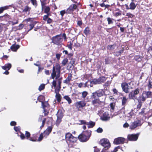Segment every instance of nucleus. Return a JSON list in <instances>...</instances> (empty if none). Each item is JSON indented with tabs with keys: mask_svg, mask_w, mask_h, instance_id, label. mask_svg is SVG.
<instances>
[{
	"mask_svg": "<svg viewBox=\"0 0 152 152\" xmlns=\"http://www.w3.org/2000/svg\"><path fill=\"white\" fill-rule=\"evenodd\" d=\"M106 80V78L104 77H100L98 79H94L90 82L94 84H100L104 82Z\"/></svg>",
	"mask_w": 152,
	"mask_h": 152,
	"instance_id": "obj_7",
	"label": "nucleus"
},
{
	"mask_svg": "<svg viewBox=\"0 0 152 152\" xmlns=\"http://www.w3.org/2000/svg\"><path fill=\"white\" fill-rule=\"evenodd\" d=\"M107 20L108 24H110L113 23V22L112 21V19L110 18H107Z\"/></svg>",
	"mask_w": 152,
	"mask_h": 152,
	"instance_id": "obj_44",
	"label": "nucleus"
},
{
	"mask_svg": "<svg viewBox=\"0 0 152 152\" xmlns=\"http://www.w3.org/2000/svg\"><path fill=\"white\" fill-rule=\"evenodd\" d=\"M144 110H145V109H142V110L141 112H140L139 113V114H140V115H143V114H144V113H145V111Z\"/></svg>",
	"mask_w": 152,
	"mask_h": 152,
	"instance_id": "obj_62",
	"label": "nucleus"
},
{
	"mask_svg": "<svg viewBox=\"0 0 152 152\" xmlns=\"http://www.w3.org/2000/svg\"><path fill=\"white\" fill-rule=\"evenodd\" d=\"M95 124V123L92 121H90L88 123L87 122V125H88V128L93 127Z\"/></svg>",
	"mask_w": 152,
	"mask_h": 152,
	"instance_id": "obj_25",
	"label": "nucleus"
},
{
	"mask_svg": "<svg viewBox=\"0 0 152 152\" xmlns=\"http://www.w3.org/2000/svg\"><path fill=\"white\" fill-rule=\"evenodd\" d=\"M137 100L138 102V104L137 105V107L138 108L140 109L142 106V102H141V101L139 100V99H137Z\"/></svg>",
	"mask_w": 152,
	"mask_h": 152,
	"instance_id": "obj_39",
	"label": "nucleus"
},
{
	"mask_svg": "<svg viewBox=\"0 0 152 152\" xmlns=\"http://www.w3.org/2000/svg\"><path fill=\"white\" fill-rule=\"evenodd\" d=\"M44 104H42V107L43 109V113H44L45 115H46L48 114V112L45 110V109H44V107L43 106Z\"/></svg>",
	"mask_w": 152,
	"mask_h": 152,
	"instance_id": "obj_43",
	"label": "nucleus"
},
{
	"mask_svg": "<svg viewBox=\"0 0 152 152\" xmlns=\"http://www.w3.org/2000/svg\"><path fill=\"white\" fill-rule=\"evenodd\" d=\"M147 86L149 90L152 88V78H150L149 79Z\"/></svg>",
	"mask_w": 152,
	"mask_h": 152,
	"instance_id": "obj_21",
	"label": "nucleus"
},
{
	"mask_svg": "<svg viewBox=\"0 0 152 152\" xmlns=\"http://www.w3.org/2000/svg\"><path fill=\"white\" fill-rule=\"evenodd\" d=\"M65 137L66 141L68 144L75 142L77 140L76 137H74L71 134L69 133H68L66 134Z\"/></svg>",
	"mask_w": 152,
	"mask_h": 152,
	"instance_id": "obj_2",
	"label": "nucleus"
},
{
	"mask_svg": "<svg viewBox=\"0 0 152 152\" xmlns=\"http://www.w3.org/2000/svg\"><path fill=\"white\" fill-rule=\"evenodd\" d=\"M31 8L29 7L28 6H26L23 8V12H29L31 10Z\"/></svg>",
	"mask_w": 152,
	"mask_h": 152,
	"instance_id": "obj_24",
	"label": "nucleus"
},
{
	"mask_svg": "<svg viewBox=\"0 0 152 152\" xmlns=\"http://www.w3.org/2000/svg\"><path fill=\"white\" fill-rule=\"evenodd\" d=\"M100 113H102V111H100L98 113V114L100 116L101 119L103 121H107L109 120L110 117L109 116V114L107 112L103 113L102 115H101Z\"/></svg>",
	"mask_w": 152,
	"mask_h": 152,
	"instance_id": "obj_9",
	"label": "nucleus"
},
{
	"mask_svg": "<svg viewBox=\"0 0 152 152\" xmlns=\"http://www.w3.org/2000/svg\"><path fill=\"white\" fill-rule=\"evenodd\" d=\"M136 7V5L135 4L132 2L130 4V8H127V9H131L132 10H134Z\"/></svg>",
	"mask_w": 152,
	"mask_h": 152,
	"instance_id": "obj_23",
	"label": "nucleus"
},
{
	"mask_svg": "<svg viewBox=\"0 0 152 152\" xmlns=\"http://www.w3.org/2000/svg\"><path fill=\"white\" fill-rule=\"evenodd\" d=\"M25 135L26 137L27 138L29 137L30 136V133L27 131L26 132Z\"/></svg>",
	"mask_w": 152,
	"mask_h": 152,
	"instance_id": "obj_53",
	"label": "nucleus"
},
{
	"mask_svg": "<svg viewBox=\"0 0 152 152\" xmlns=\"http://www.w3.org/2000/svg\"><path fill=\"white\" fill-rule=\"evenodd\" d=\"M108 49L110 50H113L115 48V45H111L108 46Z\"/></svg>",
	"mask_w": 152,
	"mask_h": 152,
	"instance_id": "obj_41",
	"label": "nucleus"
},
{
	"mask_svg": "<svg viewBox=\"0 0 152 152\" xmlns=\"http://www.w3.org/2000/svg\"><path fill=\"white\" fill-rule=\"evenodd\" d=\"M60 73H56V79L58 80V78H59L60 77Z\"/></svg>",
	"mask_w": 152,
	"mask_h": 152,
	"instance_id": "obj_56",
	"label": "nucleus"
},
{
	"mask_svg": "<svg viewBox=\"0 0 152 152\" xmlns=\"http://www.w3.org/2000/svg\"><path fill=\"white\" fill-rule=\"evenodd\" d=\"M56 73H55V72H52V73L51 74V77L53 79H54L55 77H56Z\"/></svg>",
	"mask_w": 152,
	"mask_h": 152,
	"instance_id": "obj_55",
	"label": "nucleus"
},
{
	"mask_svg": "<svg viewBox=\"0 0 152 152\" xmlns=\"http://www.w3.org/2000/svg\"><path fill=\"white\" fill-rule=\"evenodd\" d=\"M51 40L52 42L54 44L59 45L63 41V39L61 34L58 35L53 37Z\"/></svg>",
	"mask_w": 152,
	"mask_h": 152,
	"instance_id": "obj_3",
	"label": "nucleus"
},
{
	"mask_svg": "<svg viewBox=\"0 0 152 152\" xmlns=\"http://www.w3.org/2000/svg\"><path fill=\"white\" fill-rule=\"evenodd\" d=\"M61 67L60 65L58 64H56L55 66H54L53 68L52 72H55L56 74V73H60Z\"/></svg>",
	"mask_w": 152,
	"mask_h": 152,
	"instance_id": "obj_15",
	"label": "nucleus"
},
{
	"mask_svg": "<svg viewBox=\"0 0 152 152\" xmlns=\"http://www.w3.org/2000/svg\"><path fill=\"white\" fill-rule=\"evenodd\" d=\"M62 79V77H61L59 78H58V79L57 80V81L58 82V86H59V87L61 86V81Z\"/></svg>",
	"mask_w": 152,
	"mask_h": 152,
	"instance_id": "obj_36",
	"label": "nucleus"
},
{
	"mask_svg": "<svg viewBox=\"0 0 152 152\" xmlns=\"http://www.w3.org/2000/svg\"><path fill=\"white\" fill-rule=\"evenodd\" d=\"M20 46L19 45H13L11 47V49L12 50L14 51H16L19 48Z\"/></svg>",
	"mask_w": 152,
	"mask_h": 152,
	"instance_id": "obj_22",
	"label": "nucleus"
},
{
	"mask_svg": "<svg viewBox=\"0 0 152 152\" xmlns=\"http://www.w3.org/2000/svg\"><path fill=\"white\" fill-rule=\"evenodd\" d=\"M68 61V59L66 58H65L62 61V64L64 65H65Z\"/></svg>",
	"mask_w": 152,
	"mask_h": 152,
	"instance_id": "obj_34",
	"label": "nucleus"
},
{
	"mask_svg": "<svg viewBox=\"0 0 152 152\" xmlns=\"http://www.w3.org/2000/svg\"><path fill=\"white\" fill-rule=\"evenodd\" d=\"M41 5H42V10H43L44 8L45 5V3L43 2H41Z\"/></svg>",
	"mask_w": 152,
	"mask_h": 152,
	"instance_id": "obj_59",
	"label": "nucleus"
},
{
	"mask_svg": "<svg viewBox=\"0 0 152 152\" xmlns=\"http://www.w3.org/2000/svg\"><path fill=\"white\" fill-rule=\"evenodd\" d=\"M8 8V7L5 6L0 8V13L2 12L4 10L7 9Z\"/></svg>",
	"mask_w": 152,
	"mask_h": 152,
	"instance_id": "obj_38",
	"label": "nucleus"
},
{
	"mask_svg": "<svg viewBox=\"0 0 152 152\" xmlns=\"http://www.w3.org/2000/svg\"><path fill=\"white\" fill-rule=\"evenodd\" d=\"M100 142L102 146L104 147L105 150L107 149L110 146L109 140L107 139H102L100 141Z\"/></svg>",
	"mask_w": 152,
	"mask_h": 152,
	"instance_id": "obj_5",
	"label": "nucleus"
},
{
	"mask_svg": "<svg viewBox=\"0 0 152 152\" xmlns=\"http://www.w3.org/2000/svg\"><path fill=\"white\" fill-rule=\"evenodd\" d=\"M52 127L51 126H49L48 127L47 129L46 130H47V131L49 132L50 133L52 130Z\"/></svg>",
	"mask_w": 152,
	"mask_h": 152,
	"instance_id": "obj_50",
	"label": "nucleus"
},
{
	"mask_svg": "<svg viewBox=\"0 0 152 152\" xmlns=\"http://www.w3.org/2000/svg\"><path fill=\"white\" fill-rule=\"evenodd\" d=\"M142 93L146 98H150L152 96V92L151 91H144Z\"/></svg>",
	"mask_w": 152,
	"mask_h": 152,
	"instance_id": "obj_19",
	"label": "nucleus"
},
{
	"mask_svg": "<svg viewBox=\"0 0 152 152\" xmlns=\"http://www.w3.org/2000/svg\"><path fill=\"white\" fill-rule=\"evenodd\" d=\"M43 133H41L40 134L39 137L38 141H40L42 140L43 138Z\"/></svg>",
	"mask_w": 152,
	"mask_h": 152,
	"instance_id": "obj_45",
	"label": "nucleus"
},
{
	"mask_svg": "<svg viewBox=\"0 0 152 152\" xmlns=\"http://www.w3.org/2000/svg\"><path fill=\"white\" fill-rule=\"evenodd\" d=\"M46 119L45 118L42 121V124L41 126H40V128L41 129L43 127V126L45 124V122L46 121Z\"/></svg>",
	"mask_w": 152,
	"mask_h": 152,
	"instance_id": "obj_49",
	"label": "nucleus"
},
{
	"mask_svg": "<svg viewBox=\"0 0 152 152\" xmlns=\"http://www.w3.org/2000/svg\"><path fill=\"white\" fill-rule=\"evenodd\" d=\"M92 99V103L94 106H98L101 104L102 103H103L105 99H103L102 101H100V99L99 98L93 99L91 97Z\"/></svg>",
	"mask_w": 152,
	"mask_h": 152,
	"instance_id": "obj_6",
	"label": "nucleus"
},
{
	"mask_svg": "<svg viewBox=\"0 0 152 152\" xmlns=\"http://www.w3.org/2000/svg\"><path fill=\"white\" fill-rule=\"evenodd\" d=\"M121 15V13L120 12H117L114 14V15L115 16H118Z\"/></svg>",
	"mask_w": 152,
	"mask_h": 152,
	"instance_id": "obj_64",
	"label": "nucleus"
},
{
	"mask_svg": "<svg viewBox=\"0 0 152 152\" xmlns=\"http://www.w3.org/2000/svg\"><path fill=\"white\" fill-rule=\"evenodd\" d=\"M65 13H66V12L65 10H62L60 12V14L61 15L62 17L64 16Z\"/></svg>",
	"mask_w": 152,
	"mask_h": 152,
	"instance_id": "obj_54",
	"label": "nucleus"
},
{
	"mask_svg": "<svg viewBox=\"0 0 152 152\" xmlns=\"http://www.w3.org/2000/svg\"><path fill=\"white\" fill-rule=\"evenodd\" d=\"M96 132L98 133H101L103 132V129L102 128L99 127L97 129Z\"/></svg>",
	"mask_w": 152,
	"mask_h": 152,
	"instance_id": "obj_48",
	"label": "nucleus"
},
{
	"mask_svg": "<svg viewBox=\"0 0 152 152\" xmlns=\"http://www.w3.org/2000/svg\"><path fill=\"white\" fill-rule=\"evenodd\" d=\"M139 135V134H129L127 136V138L130 141H135L138 139Z\"/></svg>",
	"mask_w": 152,
	"mask_h": 152,
	"instance_id": "obj_12",
	"label": "nucleus"
},
{
	"mask_svg": "<svg viewBox=\"0 0 152 152\" xmlns=\"http://www.w3.org/2000/svg\"><path fill=\"white\" fill-rule=\"evenodd\" d=\"M115 106V103L113 102L111 103L110 104V106L111 109L113 110L114 108V106Z\"/></svg>",
	"mask_w": 152,
	"mask_h": 152,
	"instance_id": "obj_51",
	"label": "nucleus"
},
{
	"mask_svg": "<svg viewBox=\"0 0 152 152\" xmlns=\"http://www.w3.org/2000/svg\"><path fill=\"white\" fill-rule=\"evenodd\" d=\"M140 91V90L137 88L134 91H133L131 92L129 95V96L130 99H136V97L135 96L138 94Z\"/></svg>",
	"mask_w": 152,
	"mask_h": 152,
	"instance_id": "obj_8",
	"label": "nucleus"
},
{
	"mask_svg": "<svg viewBox=\"0 0 152 152\" xmlns=\"http://www.w3.org/2000/svg\"><path fill=\"white\" fill-rule=\"evenodd\" d=\"M45 85L44 84H41L38 88V90L40 91H41V90H43L45 88Z\"/></svg>",
	"mask_w": 152,
	"mask_h": 152,
	"instance_id": "obj_33",
	"label": "nucleus"
},
{
	"mask_svg": "<svg viewBox=\"0 0 152 152\" xmlns=\"http://www.w3.org/2000/svg\"><path fill=\"white\" fill-rule=\"evenodd\" d=\"M141 122L140 121H137L131 124L130 126V128L131 129H133L137 127L141 126Z\"/></svg>",
	"mask_w": 152,
	"mask_h": 152,
	"instance_id": "obj_11",
	"label": "nucleus"
},
{
	"mask_svg": "<svg viewBox=\"0 0 152 152\" xmlns=\"http://www.w3.org/2000/svg\"><path fill=\"white\" fill-rule=\"evenodd\" d=\"M50 11V8L49 7H46L45 9V12L48 13Z\"/></svg>",
	"mask_w": 152,
	"mask_h": 152,
	"instance_id": "obj_40",
	"label": "nucleus"
},
{
	"mask_svg": "<svg viewBox=\"0 0 152 152\" xmlns=\"http://www.w3.org/2000/svg\"><path fill=\"white\" fill-rule=\"evenodd\" d=\"M68 47L71 50L72 49V43H70V44L68 45Z\"/></svg>",
	"mask_w": 152,
	"mask_h": 152,
	"instance_id": "obj_63",
	"label": "nucleus"
},
{
	"mask_svg": "<svg viewBox=\"0 0 152 152\" xmlns=\"http://www.w3.org/2000/svg\"><path fill=\"white\" fill-rule=\"evenodd\" d=\"M50 133L48 132L47 130H45L44 131L43 134L44 137H46L50 134Z\"/></svg>",
	"mask_w": 152,
	"mask_h": 152,
	"instance_id": "obj_32",
	"label": "nucleus"
},
{
	"mask_svg": "<svg viewBox=\"0 0 152 152\" xmlns=\"http://www.w3.org/2000/svg\"><path fill=\"white\" fill-rule=\"evenodd\" d=\"M52 85L55 87L56 88V80H54L52 82Z\"/></svg>",
	"mask_w": 152,
	"mask_h": 152,
	"instance_id": "obj_57",
	"label": "nucleus"
},
{
	"mask_svg": "<svg viewBox=\"0 0 152 152\" xmlns=\"http://www.w3.org/2000/svg\"><path fill=\"white\" fill-rule=\"evenodd\" d=\"M75 61V59L74 58H71V61L70 62V63L72 65L74 64Z\"/></svg>",
	"mask_w": 152,
	"mask_h": 152,
	"instance_id": "obj_52",
	"label": "nucleus"
},
{
	"mask_svg": "<svg viewBox=\"0 0 152 152\" xmlns=\"http://www.w3.org/2000/svg\"><path fill=\"white\" fill-rule=\"evenodd\" d=\"M80 122L81 124H86L87 123L86 122V121L84 120H80Z\"/></svg>",
	"mask_w": 152,
	"mask_h": 152,
	"instance_id": "obj_58",
	"label": "nucleus"
},
{
	"mask_svg": "<svg viewBox=\"0 0 152 152\" xmlns=\"http://www.w3.org/2000/svg\"><path fill=\"white\" fill-rule=\"evenodd\" d=\"M130 85V83H123L121 84V86L123 90L126 93L129 92V90L130 89L129 85Z\"/></svg>",
	"mask_w": 152,
	"mask_h": 152,
	"instance_id": "obj_10",
	"label": "nucleus"
},
{
	"mask_svg": "<svg viewBox=\"0 0 152 152\" xmlns=\"http://www.w3.org/2000/svg\"><path fill=\"white\" fill-rule=\"evenodd\" d=\"M55 89V92L56 93V94H59V92L60 91V89L61 88V87L60 86L59 87V86H58V87H56Z\"/></svg>",
	"mask_w": 152,
	"mask_h": 152,
	"instance_id": "obj_35",
	"label": "nucleus"
},
{
	"mask_svg": "<svg viewBox=\"0 0 152 152\" xmlns=\"http://www.w3.org/2000/svg\"><path fill=\"white\" fill-rule=\"evenodd\" d=\"M127 99L125 97H124L122 100V104L123 106H125L127 102Z\"/></svg>",
	"mask_w": 152,
	"mask_h": 152,
	"instance_id": "obj_26",
	"label": "nucleus"
},
{
	"mask_svg": "<svg viewBox=\"0 0 152 152\" xmlns=\"http://www.w3.org/2000/svg\"><path fill=\"white\" fill-rule=\"evenodd\" d=\"M88 94V93L86 91H84L82 93V97L85 98Z\"/></svg>",
	"mask_w": 152,
	"mask_h": 152,
	"instance_id": "obj_31",
	"label": "nucleus"
},
{
	"mask_svg": "<svg viewBox=\"0 0 152 152\" xmlns=\"http://www.w3.org/2000/svg\"><path fill=\"white\" fill-rule=\"evenodd\" d=\"M104 94V92L103 89H99L92 93L91 97L93 99H96L102 96Z\"/></svg>",
	"mask_w": 152,
	"mask_h": 152,
	"instance_id": "obj_4",
	"label": "nucleus"
},
{
	"mask_svg": "<svg viewBox=\"0 0 152 152\" xmlns=\"http://www.w3.org/2000/svg\"><path fill=\"white\" fill-rule=\"evenodd\" d=\"M57 119L56 121V125H58L61 121V119L63 117V115L62 114L60 113L59 114L58 113H57Z\"/></svg>",
	"mask_w": 152,
	"mask_h": 152,
	"instance_id": "obj_18",
	"label": "nucleus"
},
{
	"mask_svg": "<svg viewBox=\"0 0 152 152\" xmlns=\"http://www.w3.org/2000/svg\"><path fill=\"white\" fill-rule=\"evenodd\" d=\"M11 67V64L8 63L5 64L4 66H2V68L5 70L8 71L9 70Z\"/></svg>",
	"mask_w": 152,
	"mask_h": 152,
	"instance_id": "obj_20",
	"label": "nucleus"
},
{
	"mask_svg": "<svg viewBox=\"0 0 152 152\" xmlns=\"http://www.w3.org/2000/svg\"><path fill=\"white\" fill-rule=\"evenodd\" d=\"M10 124L11 126H15L16 125V122L14 121H11Z\"/></svg>",
	"mask_w": 152,
	"mask_h": 152,
	"instance_id": "obj_61",
	"label": "nucleus"
},
{
	"mask_svg": "<svg viewBox=\"0 0 152 152\" xmlns=\"http://www.w3.org/2000/svg\"><path fill=\"white\" fill-rule=\"evenodd\" d=\"M91 134V131L90 130L83 132L78 136V138L81 142H86L89 139Z\"/></svg>",
	"mask_w": 152,
	"mask_h": 152,
	"instance_id": "obj_1",
	"label": "nucleus"
},
{
	"mask_svg": "<svg viewBox=\"0 0 152 152\" xmlns=\"http://www.w3.org/2000/svg\"><path fill=\"white\" fill-rule=\"evenodd\" d=\"M56 97L57 100L58 102H60L61 100V96L59 94H56Z\"/></svg>",
	"mask_w": 152,
	"mask_h": 152,
	"instance_id": "obj_29",
	"label": "nucleus"
},
{
	"mask_svg": "<svg viewBox=\"0 0 152 152\" xmlns=\"http://www.w3.org/2000/svg\"><path fill=\"white\" fill-rule=\"evenodd\" d=\"M72 74H68V77L66 78V79L63 81L64 83L66 84L69 85L70 84V81H72Z\"/></svg>",
	"mask_w": 152,
	"mask_h": 152,
	"instance_id": "obj_17",
	"label": "nucleus"
},
{
	"mask_svg": "<svg viewBox=\"0 0 152 152\" xmlns=\"http://www.w3.org/2000/svg\"><path fill=\"white\" fill-rule=\"evenodd\" d=\"M31 1L32 4L34 5L35 6H37V4L36 0H31Z\"/></svg>",
	"mask_w": 152,
	"mask_h": 152,
	"instance_id": "obj_47",
	"label": "nucleus"
},
{
	"mask_svg": "<svg viewBox=\"0 0 152 152\" xmlns=\"http://www.w3.org/2000/svg\"><path fill=\"white\" fill-rule=\"evenodd\" d=\"M146 98L144 95H143V94L142 93V95L140 97V99L139 100L141 101V102L142 101L144 102L146 99Z\"/></svg>",
	"mask_w": 152,
	"mask_h": 152,
	"instance_id": "obj_27",
	"label": "nucleus"
},
{
	"mask_svg": "<svg viewBox=\"0 0 152 152\" xmlns=\"http://www.w3.org/2000/svg\"><path fill=\"white\" fill-rule=\"evenodd\" d=\"M18 21L17 19L14 20L12 21H10V22L12 25H14L18 23Z\"/></svg>",
	"mask_w": 152,
	"mask_h": 152,
	"instance_id": "obj_37",
	"label": "nucleus"
},
{
	"mask_svg": "<svg viewBox=\"0 0 152 152\" xmlns=\"http://www.w3.org/2000/svg\"><path fill=\"white\" fill-rule=\"evenodd\" d=\"M35 23H32L29 25L30 29L29 30H31L33 29L34 27Z\"/></svg>",
	"mask_w": 152,
	"mask_h": 152,
	"instance_id": "obj_42",
	"label": "nucleus"
},
{
	"mask_svg": "<svg viewBox=\"0 0 152 152\" xmlns=\"http://www.w3.org/2000/svg\"><path fill=\"white\" fill-rule=\"evenodd\" d=\"M86 104L85 101H81L77 102L75 103V106L77 108H80L85 107Z\"/></svg>",
	"mask_w": 152,
	"mask_h": 152,
	"instance_id": "obj_14",
	"label": "nucleus"
},
{
	"mask_svg": "<svg viewBox=\"0 0 152 152\" xmlns=\"http://www.w3.org/2000/svg\"><path fill=\"white\" fill-rule=\"evenodd\" d=\"M126 16L127 17V18H132L134 16V15L131 13H130L129 12L127 13L126 15Z\"/></svg>",
	"mask_w": 152,
	"mask_h": 152,
	"instance_id": "obj_30",
	"label": "nucleus"
},
{
	"mask_svg": "<svg viewBox=\"0 0 152 152\" xmlns=\"http://www.w3.org/2000/svg\"><path fill=\"white\" fill-rule=\"evenodd\" d=\"M77 8V6L75 4L71 5L66 10V13H71Z\"/></svg>",
	"mask_w": 152,
	"mask_h": 152,
	"instance_id": "obj_13",
	"label": "nucleus"
},
{
	"mask_svg": "<svg viewBox=\"0 0 152 152\" xmlns=\"http://www.w3.org/2000/svg\"><path fill=\"white\" fill-rule=\"evenodd\" d=\"M14 129L16 132L19 131L20 129V127L19 126L14 127Z\"/></svg>",
	"mask_w": 152,
	"mask_h": 152,
	"instance_id": "obj_60",
	"label": "nucleus"
},
{
	"mask_svg": "<svg viewBox=\"0 0 152 152\" xmlns=\"http://www.w3.org/2000/svg\"><path fill=\"white\" fill-rule=\"evenodd\" d=\"M125 139L122 137H119L115 139L114 141V143L116 144H123L124 142Z\"/></svg>",
	"mask_w": 152,
	"mask_h": 152,
	"instance_id": "obj_16",
	"label": "nucleus"
},
{
	"mask_svg": "<svg viewBox=\"0 0 152 152\" xmlns=\"http://www.w3.org/2000/svg\"><path fill=\"white\" fill-rule=\"evenodd\" d=\"M89 31V30L88 28L86 27L84 31V33L85 34H88Z\"/></svg>",
	"mask_w": 152,
	"mask_h": 152,
	"instance_id": "obj_46",
	"label": "nucleus"
},
{
	"mask_svg": "<svg viewBox=\"0 0 152 152\" xmlns=\"http://www.w3.org/2000/svg\"><path fill=\"white\" fill-rule=\"evenodd\" d=\"M64 98L67 100L69 104H70L72 102V100L71 99L67 96H64Z\"/></svg>",
	"mask_w": 152,
	"mask_h": 152,
	"instance_id": "obj_28",
	"label": "nucleus"
}]
</instances>
